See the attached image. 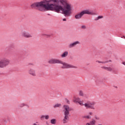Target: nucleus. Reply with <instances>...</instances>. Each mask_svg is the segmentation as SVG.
I'll use <instances>...</instances> for the list:
<instances>
[{
  "instance_id": "obj_1",
  "label": "nucleus",
  "mask_w": 125,
  "mask_h": 125,
  "mask_svg": "<svg viewBox=\"0 0 125 125\" xmlns=\"http://www.w3.org/2000/svg\"><path fill=\"white\" fill-rule=\"evenodd\" d=\"M31 7L32 9L38 8L42 12L50 10L59 13L61 10L65 17L71 16L72 14V7L67 0H43L32 3Z\"/></svg>"
},
{
  "instance_id": "obj_2",
  "label": "nucleus",
  "mask_w": 125,
  "mask_h": 125,
  "mask_svg": "<svg viewBox=\"0 0 125 125\" xmlns=\"http://www.w3.org/2000/svg\"><path fill=\"white\" fill-rule=\"evenodd\" d=\"M48 62L49 63V64H62L63 66H62V69H70L71 68H77L76 66H75L72 64H70L66 62H64L62 61H61V60L58 59H51L48 61Z\"/></svg>"
},
{
  "instance_id": "obj_3",
  "label": "nucleus",
  "mask_w": 125,
  "mask_h": 125,
  "mask_svg": "<svg viewBox=\"0 0 125 125\" xmlns=\"http://www.w3.org/2000/svg\"><path fill=\"white\" fill-rule=\"evenodd\" d=\"M64 117L62 120L63 124H67L69 121V115H70V111L72 109L70 108V106L68 105H64L63 106Z\"/></svg>"
},
{
  "instance_id": "obj_4",
  "label": "nucleus",
  "mask_w": 125,
  "mask_h": 125,
  "mask_svg": "<svg viewBox=\"0 0 125 125\" xmlns=\"http://www.w3.org/2000/svg\"><path fill=\"white\" fill-rule=\"evenodd\" d=\"M79 104L81 106H84L86 107V109H92L93 110H95V107H94V105L96 104L95 102H87V103L85 104H83V102L80 100L79 102H78Z\"/></svg>"
},
{
  "instance_id": "obj_5",
  "label": "nucleus",
  "mask_w": 125,
  "mask_h": 125,
  "mask_svg": "<svg viewBox=\"0 0 125 125\" xmlns=\"http://www.w3.org/2000/svg\"><path fill=\"white\" fill-rule=\"evenodd\" d=\"M84 14H89V15H92V13L91 12H89L88 10H83L81 12L77 13L75 16V19H81L82 17H83V16L84 15Z\"/></svg>"
},
{
  "instance_id": "obj_6",
  "label": "nucleus",
  "mask_w": 125,
  "mask_h": 125,
  "mask_svg": "<svg viewBox=\"0 0 125 125\" xmlns=\"http://www.w3.org/2000/svg\"><path fill=\"white\" fill-rule=\"evenodd\" d=\"M10 61L7 59L0 60V68H5L6 66L9 65Z\"/></svg>"
},
{
  "instance_id": "obj_7",
  "label": "nucleus",
  "mask_w": 125,
  "mask_h": 125,
  "mask_svg": "<svg viewBox=\"0 0 125 125\" xmlns=\"http://www.w3.org/2000/svg\"><path fill=\"white\" fill-rule=\"evenodd\" d=\"M21 36L22 37H23V38H26V39L33 38V36L31 35V34L29 32L26 31L22 32L21 33Z\"/></svg>"
},
{
  "instance_id": "obj_8",
  "label": "nucleus",
  "mask_w": 125,
  "mask_h": 125,
  "mask_svg": "<svg viewBox=\"0 0 125 125\" xmlns=\"http://www.w3.org/2000/svg\"><path fill=\"white\" fill-rule=\"evenodd\" d=\"M77 44H80V42L76 41L75 42L71 43L69 45V48H72V47H74V46H76Z\"/></svg>"
},
{
  "instance_id": "obj_9",
  "label": "nucleus",
  "mask_w": 125,
  "mask_h": 125,
  "mask_svg": "<svg viewBox=\"0 0 125 125\" xmlns=\"http://www.w3.org/2000/svg\"><path fill=\"white\" fill-rule=\"evenodd\" d=\"M29 74L33 77H36V71L33 69H30L29 71Z\"/></svg>"
},
{
  "instance_id": "obj_10",
  "label": "nucleus",
  "mask_w": 125,
  "mask_h": 125,
  "mask_svg": "<svg viewBox=\"0 0 125 125\" xmlns=\"http://www.w3.org/2000/svg\"><path fill=\"white\" fill-rule=\"evenodd\" d=\"M69 52L68 51H65L64 52L62 55H61V57L62 58H65V57H67L68 56Z\"/></svg>"
},
{
  "instance_id": "obj_11",
  "label": "nucleus",
  "mask_w": 125,
  "mask_h": 125,
  "mask_svg": "<svg viewBox=\"0 0 125 125\" xmlns=\"http://www.w3.org/2000/svg\"><path fill=\"white\" fill-rule=\"evenodd\" d=\"M102 69H104V70H106V71H109V72H111V71H113V69L111 68L110 67H105V66H102Z\"/></svg>"
},
{
  "instance_id": "obj_12",
  "label": "nucleus",
  "mask_w": 125,
  "mask_h": 125,
  "mask_svg": "<svg viewBox=\"0 0 125 125\" xmlns=\"http://www.w3.org/2000/svg\"><path fill=\"white\" fill-rule=\"evenodd\" d=\"M80 100H81V99L80 98H76L73 100V102L74 103H79Z\"/></svg>"
},
{
  "instance_id": "obj_13",
  "label": "nucleus",
  "mask_w": 125,
  "mask_h": 125,
  "mask_svg": "<svg viewBox=\"0 0 125 125\" xmlns=\"http://www.w3.org/2000/svg\"><path fill=\"white\" fill-rule=\"evenodd\" d=\"M51 124L52 125H56V119H53L51 120Z\"/></svg>"
},
{
  "instance_id": "obj_14",
  "label": "nucleus",
  "mask_w": 125,
  "mask_h": 125,
  "mask_svg": "<svg viewBox=\"0 0 125 125\" xmlns=\"http://www.w3.org/2000/svg\"><path fill=\"white\" fill-rule=\"evenodd\" d=\"M24 106H27V104H21L20 105H18V108L19 109H20V108H22L23 107H24Z\"/></svg>"
},
{
  "instance_id": "obj_15",
  "label": "nucleus",
  "mask_w": 125,
  "mask_h": 125,
  "mask_svg": "<svg viewBox=\"0 0 125 125\" xmlns=\"http://www.w3.org/2000/svg\"><path fill=\"white\" fill-rule=\"evenodd\" d=\"M61 104H57L54 106V108L55 109L56 108H58L59 107H61Z\"/></svg>"
},
{
  "instance_id": "obj_16",
  "label": "nucleus",
  "mask_w": 125,
  "mask_h": 125,
  "mask_svg": "<svg viewBox=\"0 0 125 125\" xmlns=\"http://www.w3.org/2000/svg\"><path fill=\"white\" fill-rule=\"evenodd\" d=\"M42 36L43 37H45L46 38H50L51 36L50 35L46 34H42Z\"/></svg>"
},
{
  "instance_id": "obj_17",
  "label": "nucleus",
  "mask_w": 125,
  "mask_h": 125,
  "mask_svg": "<svg viewBox=\"0 0 125 125\" xmlns=\"http://www.w3.org/2000/svg\"><path fill=\"white\" fill-rule=\"evenodd\" d=\"M102 18H103V16H99L95 19V21H97V20H99V19H101Z\"/></svg>"
},
{
  "instance_id": "obj_18",
  "label": "nucleus",
  "mask_w": 125,
  "mask_h": 125,
  "mask_svg": "<svg viewBox=\"0 0 125 125\" xmlns=\"http://www.w3.org/2000/svg\"><path fill=\"white\" fill-rule=\"evenodd\" d=\"M79 95H80V96H84V94H83V91H80Z\"/></svg>"
},
{
  "instance_id": "obj_19",
  "label": "nucleus",
  "mask_w": 125,
  "mask_h": 125,
  "mask_svg": "<svg viewBox=\"0 0 125 125\" xmlns=\"http://www.w3.org/2000/svg\"><path fill=\"white\" fill-rule=\"evenodd\" d=\"M96 62L98 63H101L102 64H105V63H108V62H101L99 61H96Z\"/></svg>"
},
{
  "instance_id": "obj_20",
  "label": "nucleus",
  "mask_w": 125,
  "mask_h": 125,
  "mask_svg": "<svg viewBox=\"0 0 125 125\" xmlns=\"http://www.w3.org/2000/svg\"><path fill=\"white\" fill-rule=\"evenodd\" d=\"M96 121L95 120H93V121L90 122V125H95Z\"/></svg>"
},
{
  "instance_id": "obj_21",
  "label": "nucleus",
  "mask_w": 125,
  "mask_h": 125,
  "mask_svg": "<svg viewBox=\"0 0 125 125\" xmlns=\"http://www.w3.org/2000/svg\"><path fill=\"white\" fill-rule=\"evenodd\" d=\"M65 102L67 103V104H70V101L67 99H65Z\"/></svg>"
},
{
  "instance_id": "obj_22",
  "label": "nucleus",
  "mask_w": 125,
  "mask_h": 125,
  "mask_svg": "<svg viewBox=\"0 0 125 125\" xmlns=\"http://www.w3.org/2000/svg\"><path fill=\"white\" fill-rule=\"evenodd\" d=\"M45 120H48L49 119V116L48 115L45 116Z\"/></svg>"
},
{
  "instance_id": "obj_23",
  "label": "nucleus",
  "mask_w": 125,
  "mask_h": 125,
  "mask_svg": "<svg viewBox=\"0 0 125 125\" xmlns=\"http://www.w3.org/2000/svg\"><path fill=\"white\" fill-rule=\"evenodd\" d=\"M44 118H45V116L44 115H42L41 117V120H42H42H43V119H44Z\"/></svg>"
},
{
  "instance_id": "obj_24",
  "label": "nucleus",
  "mask_w": 125,
  "mask_h": 125,
  "mask_svg": "<svg viewBox=\"0 0 125 125\" xmlns=\"http://www.w3.org/2000/svg\"><path fill=\"white\" fill-rule=\"evenodd\" d=\"M95 118L96 120H100V118L96 115L95 116Z\"/></svg>"
},
{
  "instance_id": "obj_25",
  "label": "nucleus",
  "mask_w": 125,
  "mask_h": 125,
  "mask_svg": "<svg viewBox=\"0 0 125 125\" xmlns=\"http://www.w3.org/2000/svg\"><path fill=\"white\" fill-rule=\"evenodd\" d=\"M81 28L82 29H86L85 25H83Z\"/></svg>"
},
{
  "instance_id": "obj_26",
  "label": "nucleus",
  "mask_w": 125,
  "mask_h": 125,
  "mask_svg": "<svg viewBox=\"0 0 125 125\" xmlns=\"http://www.w3.org/2000/svg\"><path fill=\"white\" fill-rule=\"evenodd\" d=\"M83 118H85L86 119H90V117L88 116H83Z\"/></svg>"
},
{
  "instance_id": "obj_27",
  "label": "nucleus",
  "mask_w": 125,
  "mask_h": 125,
  "mask_svg": "<svg viewBox=\"0 0 125 125\" xmlns=\"http://www.w3.org/2000/svg\"><path fill=\"white\" fill-rule=\"evenodd\" d=\"M67 20L66 19H63L62 21H66Z\"/></svg>"
},
{
  "instance_id": "obj_28",
  "label": "nucleus",
  "mask_w": 125,
  "mask_h": 125,
  "mask_svg": "<svg viewBox=\"0 0 125 125\" xmlns=\"http://www.w3.org/2000/svg\"><path fill=\"white\" fill-rule=\"evenodd\" d=\"M86 125H90V123H87L86 124Z\"/></svg>"
},
{
  "instance_id": "obj_29",
  "label": "nucleus",
  "mask_w": 125,
  "mask_h": 125,
  "mask_svg": "<svg viewBox=\"0 0 125 125\" xmlns=\"http://www.w3.org/2000/svg\"><path fill=\"white\" fill-rule=\"evenodd\" d=\"M92 114H93L92 112H89V115H92Z\"/></svg>"
},
{
  "instance_id": "obj_30",
  "label": "nucleus",
  "mask_w": 125,
  "mask_h": 125,
  "mask_svg": "<svg viewBox=\"0 0 125 125\" xmlns=\"http://www.w3.org/2000/svg\"><path fill=\"white\" fill-rule=\"evenodd\" d=\"M123 65H125V62H123Z\"/></svg>"
},
{
  "instance_id": "obj_31",
  "label": "nucleus",
  "mask_w": 125,
  "mask_h": 125,
  "mask_svg": "<svg viewBox=\"0 0 125 125\" xmlns=\"http://www.w3.org/2000/svg\"><path fill=\"white\" fill-rule=\"evenodd\" d=\"M96 82H97V83H98V80H97Z\"/></svg>"
},
{
  "instance_id": "obj_32",
  "label": "nucleus",
  "mask_w": 125,
  "mask_h": 125,
  "mask_svg": "<svg viewBox=\"0 0 125 125\" xmlns=\"http://www.w3.org/2000/svg\"><path fill=\"white\" fill-rule=\"evenodd\" d=\"M124 38L125 39V36H124Z\"/></svg>"
}]
</instances>
